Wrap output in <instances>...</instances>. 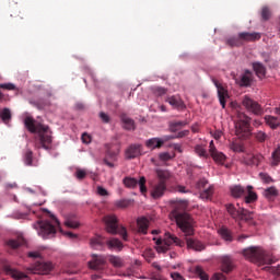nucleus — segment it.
<instances>
[{"label": "nucleus", "instance_id": "1a4fd4ad", "mask_svg": "<svg viewBox=\"0 0 280 280\" xmlns=\"http://www.w3.org/2000/svg\"><path fill=\"white\" fill-rule=\"evenodd\" d=\"M155 244H156L158 253H167L172 244H177V246H183V242H180L178 237L172 235L171 233H165V238L156 240Z\"/></svg>", "mask_w": 280, "mask_h": 280}, {"label": "nucleus", "instance_id": "72a5a7b5", "mask_svg": "<svg viewBox=\"0 0 280 280\" xmlns=\"http://www.w3.org/2000/svg\"><path fill=\"white\" fill-rule=\"evenodd\" d=\"M65 224L68 226V229H79L80 228V221L75 218V215H70L65 221Z\"/></svg>", "mask_w": 280, "mask_h": 280}, {"label": "nucleus", "instance_id": "4c0bfd02", "mask_svg": "<svg viewBox=\"0 0 280 280\" xmlns=\"http://www.w3.org/2000/svg\"><path fill=\"white\" fill-rule=\"evenodd\" d=\"M191 271L197 275L201 280H209V276L206 275L205 270L200 266H196L191 268Z\"/></svg>", "mask_w": 280, "mask_h": 280}, {"label": "nucleus", "instance_id": "4be33fe9", "mask_svg": "<svg viewBox=\"0 0 280 280\" xmlns=\"http://www.w3.org/2000/svg\"><path fill=\"white\" fill-rule=\"evenodd\" d=\"M236 84H240L241 86H250V84H253V72L245 70L241 75V79H236Z\"/></svg>", "mask_w": 280, "mask_h": 280}, {"label": "nucleus", "instance_id": "0e129e2a", "mask_svg": "<svg viewBox=\"0 0 280 280\" xmlns=\"http://www.w3.org/2000/svg\"><path fill=\"white\" fill-rule=\"evenodd\" d=\"M81 139L83 143H89L91 141V136H89V133H83Z\"/></svg>", "mask_w": 280, "mask_h": 280}, {"label": "nucleus", "instance_id": "c85d7f7f", "mask_svg": "<svg viewBox=\"0 0 280 280\" xmlns=\"http://www.w3.org/2000/svg\"><path fill=\"white\" fill-rule=\"evenodd\" d=\"M253 69L258 78H266V67L261 62H254Z\"/></svg>", "mask_w": 280, "mask_h": 280}, {"label": "nucleus", "instance_id": "603ef678", "mask_svg": "<svg viewBox=\"0 0 280 280\" xmlns=\"http://www.w3.org/2000/svg\"><path fill=\"white\" fill-rule=\"evenodd\" d=\"M265 270H268L269 272H272V275L280 277V265L276 267H265Z\"/></svg>", "mask_w": 280, "mask_h": 280}, {"label": "nucleus", "instance_id": "e2e57ef3", "mask_svg": "<svg viewBox=\"0 0 280 280\" xmlns=\"http://www.w3.org/2000/svg\"><path fill=\"white\" fill-rule=\"evenodd\" d=\"M211 280H226V277L222 273H215Z\"/></svg>", "mask_w": 280, "mask_h": 280}, {"label": "nucleus", "instance_id": "37998d69", "mask_svg": "<svg viewBox=\"0 0 280 280\" xmlns=\"http://www.w3.org/2000/svg\"><path fill=\"white\" fill-rule=\"evenodd\" d=\"M115 207H117V209H128V207H130V200L128 199L117 200L115 202Z\"/></svg>", "mask_w": 280, "mask_h": 280}, {"label": "nucleus", "instance_id": "dca6fc26", "mask_svg": "<svg viewBox=\"0 0 280 280\" xmlns=\"http://www.w3.org/2000/svg\"><path fill=\"white\" fill-rule=\"evenodd\" d=\"M212 82H213L214 86L217 88L219 102H220L222 108H226V100L229 97V91L226 89H224V86L222 84H220V82L218 80L212 79Z\"/></svg>", "mask_w": 280, "mask_h": 280}, {"label": "nucleus", "instance_id": "a878e982", "mask_svg": "<svg viewBox=\"0 0 280 280\" xmlns=\"http://www.w3.org/2000/svg\"><path fill=\"white\" fill-rule=\"evenodd\" d=\"M221 268L223 272H231L233 270V259H231V256H223L221 258Z\"/></svg>", "mask_w": 280, "mask_h": 280}, {"label": "nucleus", "instance_id": "7ed1b4c3", "mask_svg": "<svg viewBox=\"0 0 280 280\" xmlns=\"http://www.w3.org/2000/svg\"><path fill=\"white\" fill-rule=\"evenodd\" d=\"M232 198H243V205L253 207L257 202V192L253 190V186L244 188L242 185H234L230 187Z\"/></svg>", "mask_w": 280, "mask_h": 280}, {"label": "nucleus", "instance_id": "7c9ffc66", "mask_svg": "<svg viewBox=\"0 0 280 280\" xmlns=\"http://www.w3.org/2000/svg\"><path fill=\"white\" fill-rule=\"evenodd\" d=\"M185 126H187L186 120L173 121L170 124V130L171 132H178V130H182L183 128H185Z\"/></svg>", "mask_w": 280, "mask_h": 280}, {"label": "nucleus", "instance_id": "473e14b6", "mask_svg": "<svg viewBox=\"0 0 280 280\" xmlns=\"http://www.w3.org/2000/svg\"><path fill=\"white\" fill-rule=\"evenodd\" d=\"M261 162V155H247L244 159L245 165H259Z\"/></svg>", "mask_w": 280, "mask_h": 280}, {"label": "nucleus", "instance_id": "aec40b11", "mask_svg": "<svg viewBox=\"0 0 280 280\" xmlns=\"http://www.w3.org/2000/svg\"><path fill=\"white\" fill-rule=\"evenodd\" d=\"M209 152L213 161H215V163H220L221 165H223L224 161H226V155H224V153L219 152L218 149H215V144H213V141L210 142Z\"/></svg>", "mask_w": 280, "mask_h": 280}, {"label": "nucleus", "instance_id": "6e6552de", "mask_svg": "<svg viewBox=\"0 0 280 280\" xmlns=\"http://www.w3.org/2000/svg\"><path fill=\"white\" fill-rule=\"evenodd\" d=\"M90 244L95 250H102L105 244L110 249L115 248L116 250H121V248H124V244L118 238H110L109 241H106L102 235L91 238Z\"/></svg>", "mask_w": 280, "mask_h": 280}, {"label": "nucleus", "instance_id": "9b49d317", "mask_svg": "<svg viewBox=\"0 0 280 280\" xmlns=\"http://www.w3.org/2000/svg\"><path fill=\"white\" fill-rule=\"evenodd\" d=\"M165 191H167V183L163 182H153L150 187V195L153 200H160L165 196Z\"/></svg>", "mask_w": 280, "mask_h": 280}, {"label": "nucleus", "instance_id": "2f4dec72", "mask_svg": "<svg viewBox=\"0 0 280 280\" xmlns=\"http://www.w3.org/2000/svg\"><path fill=\"white\" fill-rule=\"evenodd\" d=\"M219 234L224 240V242H233V234L231 233V230L229 228H221L219 230Z\"/></svg>", "mask_w": 280, "mask_h": 280}, {"label": "nucleus", "instance_id": "393cba45", "mask_svg": "<svg viewBox=\"0 0 280 280\" xmlns=\"http://www.w3.org/2000/svg\"><path fill=\"white\" fill-rule=\"evenodd\" d=\"M166 102H168L170 105L173 106V108H179L180 110L185 108V103L183 102L180 96H168L166 98Z\"/></svg>", "mask_w": 280, "mask_h": 280}, {"label": "nucleus", "instance_id": "f8f14e48", "mask_svg": "<svg viewBox=\"0 0 280 280\" xmlns=\"http://www.w3.org/2000/svg\"><path fill=\"white\" fill-rule=\"evenodd\" d=\"M122 183L128 189H135V187L139 185L141 194L148 192V187H145V178L143 176L140 177L139 180H137L135 177H125Z\"/></svg>", "mask_w": 280, "mask_h": 280}, {"label": "nucleus", "instance_id": "0eeeda50", "mask_svg": "<svg viewBox=\"0 0 280 280\" xmlns=\"http://www.w3.org/2000/svg\"><path fill=\"white\" fill-rule=\"evenodd\" d=\"M225 209L229 215H231V218L236 222H242V220L248 222V220H253V211H248L245 208L240 207V203H237L236 207L233 203H226Z\"/></svg>", "mask_w": 280, "mask_h": 280}, {"label": "nucleus", "instance_id": "f704fd0d", "mask_svg": "<svg viewBox=\"0 0 280 280\" xmlns=\"http://www.w3.org/2000/svg\"><path fill=\"white\" fill-rule=\"evenodd\" d=\"M0 118L2 119V121L4 124H10V121L12 120V112L10 110V108L5 107L2 109V112L0 113Z\"/></svg>", "mask_w": 280, "mask_h": 280}, {"label": "nucleus", "instance_id": "ddd939ff", "mask_svg": "<svg viewBox=\"0 0 280 280\" xmlns=\"http://www.w3.org/2000/svg\"><path fill=\"white\" fill-rule=\"evenodd\" d=\"M242 104L248 113H253V115H264V108L253 98L244 96Z\"/></svg>", "mask_w": 280, "mask_h": 280}, {"label": "nucleus", "instance_id": "c756f323", "mask_svg": "<svg viewBox=\"0 0 280 280\" xmlns=\"http://www.w3.org/2000/svg\"><path fill=\"white\" fill-rule=\"evenodd\" d=\"M108 261L114 266V268H124V258L119 256L110 255L108 257Z\"/></svg>", "mask_w": 280, "mask_h": 280}, {"label": "nucleus", "instance_id": "680f3d73", "mask_svg": "<svg viewBox=\"0 0 280 280\" xmlns=\"http://www.w3.org/2000/svg\"><path fill=\"white\" fill-rule=\"evenodd\" d=\"M27 257H31L32 259H40V253H38V252H30L27 254Z\"/></svg>", "mask_w": 280, "mask_h": 280}, {"label": "nucleus", "instance_id": "052dcab7", "mask_svg": "<svg viewBox=\"0 0 280 280\" xmlns=\"http://www.w3.org/2000/svg\"><path fill=\"white\" fill-rule=\"evenodd\" d=\"M97 194H98V196H108V190H106V188H104L102 186H98Z\"/></svg>", "mask_w": 280, "mask_h": 280}, {"label": "nucleus", "instance_id": "c9c22d12", "mask_svg": "<svg viewBox=\"0 0 280 280\" xmlns=\"http://www.w3.org/2000/svg\"><path fill=\"white\" fill-rule=\"evenodd\" d=\"M23 244H25V240L23 238L7 241V246H9V248H12L13 250H16V248L23 246Z\"/></svg>", "mask_w": 280, "mask_h": 280}, {"label": "nucleus", "instance_id": "bf43d9fd", "mask_svg": "<svg viewBox=\"0 0 280 280\" xmlns=\"http://www.w3.org/2000/svg\"><path fill=\"white\" fill-rule=\"evenodd\" d=\"M188 136H189V130H183V131H179L176 137H173V139H183V137H188Z\"/></svg>", "mask_w": 280, "mask_h": 280}, {"label": "nucleus", "instance_id": "a18cd8bd", "mask_svg": "<svg viewBox=\"0 0 280 280\" xmlns=\"http://www.w3.org/2000/svg\"><path fill=\"white\" fill-rule=\"evenodd\" d=\"M33 159H34V152H32V150H26L24 154V163L26 165H32Z\"/></svg>", "mask_w": 280, "mask_h": 280}, {"label": "nucleus", "instance_id": "de8ad7c7", "mask_svg": "<svg viewBox=\"0 0 280 280\" xmlns=\"http://www.w3.org/2000/svg\"><path fill=\"white\" fill-rule=\"evenodd\" d=\"M272 165H279L280 162V148H277L272 153Z\"/></svg>", "mask_w": 280, "mask_h": 280}, {"label": "nucleus", "instance_id": "6ab92c4d", "mask_svg": "<svg viewBox=\"0 0 280 280\" xmlns=\"http://www.w3.org/2000/svg\"><path fill=\"white\" fill-rule=\"evenodd\" d=\"M105 149H106V156L104 159L105 165H107V167H115V164L108 161V159H110L112 161H117V154H119V149H113V145L110 144H105Z\"/></svg>", "mask_w": 280, "mask_h": 280}, {"label": "nucleus", "instance_id": "f3484780", "mask_svg": "<svg viewBox=\"0 0 280 280\" xmlns=\"http://www.w3.org/2000/svg\"><path fill=\"white\" fill-rule=\"evenodd\" d=\"M88 264L92 270H103L104 266H106V257L93 254L92 259Z\"/></svg>", "mask_w": 280, "mask_h": 280}, {"label": "nucleus", "instance_id": "b1692460", "mask_svg": "<svg viewBox=\"0 0 280 280\" xmlns=\"http://www.w3.org/2000/svg\"><path fill=\"white\" fill-rule=\"evenodd\" d=\"M186 244H187V247L192 248V250L201 252V250H205V248H206V246H205V244H202V242L194 240V238H189V237H186Z\"/></svg>", "mask_w": 280, "mask_h": 280}, {"label": "nucleus", "instance_id": "ea45409f", "mask_svg": "<svg viewBox=\"0 0 280 280\" xmlns=\"http://www.w3.org/2000/svg\"><path fill=\"white\" fill-rule=\"evenodd\" d=\"M226 45H229L230 47H241L242 45V39L238 37H231L226 40Z\"/></svg>", "mask_w": 280, "mask_h": 280}, {"label": "nucleus", "instance_id": "412c9836", "mask_svg": "<svg viewBox=\"0 0 280 280\" xmlns=\"http://www.w3.org/2000/svg\"><path fill=\"white\" fill-rule=\"evenodd\" d=\"M242 45L244 43H254V40H259L261 38V34L259 33H248V32H243L238 34Z\"/></svg>", "mask_w": 280, "mask_h": 280}, {"label": "nucleus", "instance_id": "58836bf2", "mask_svg": "<svg viewBox=\"0 0 280 280\" xmlns=\"http://www.w3.org/2000/svg\"><path fill=\"white\" fill-rule=\"evenodd\" d=\"M264 196L265 198H267L268 200H270L271 198H275L278 196V191L277 188L275 187H269L264 191Z\"/></svg>", "mask_w": 280, "mask_h": 280}, {"label": "nucleus", "instance_id": "20e7f679", "mask_svg": "<svg viewBox=\"0 0 280 280\" xmlns=\"http://www.w3.org/2000/svg\"><path fill=\"white\" fill-rule=\"evenodd\" d=\"M235 135L238 139H250L253 136V127H250V117L244 113L237 114V119L234 121Z\"/></svg>", "mask_w": 280, "mask_h": 280}, {"label": "nucleus", "instance_id": "a211bd4d", "mask_svg": "<svg viewBox=\"0 0 280 280\" xmlns=\"http://www.w3.org/2000/svg\"><path fill=\"white\" fill-rule=\"evenodd\" d=\"M171 139H174V137L172 136H166L164 137V139L161 138H151L149 140L145 141L144 145L149 149V150H156L159 148H163L165 141H170Z\"/></svg>", "mask_w": 280, "mask_h": 280}, {"label": "nucleus", "instance_id": "cd10ccee", "mask_svg": "<svg viewBox=\"0 0 280 280\" xmlns=\"http://www.w3.org/2000/svg\"><path fill=\"white\" fill-rule=\"evenodd\" d=\"M265 121L271 130H277L280 127V119L278 117L267 115L265 116Z\"/></svg>", "mask_w": 280, "mask_h": 280}, {"label": "nucleus", "instance_id": "e433bc0d", "mask_svg": "<svg viewBox=\"0 0 280 280\" xmlns=\"http://www.w3.org/2000/svg\"><path fill=\"white\" fill-rule=\"evenodd\" d=\"M121 121H122L126 130H135V120H132L131 118H129L126 115H122Z\"/></svg>", "mask_w": 280, "mask_h": 280}, {"label": "nucleus", "instance_id": "69168bd1", "mask_svg": "<svg viewBox=\"0 0 280 280\" xmlns=\"http://www.w3.org/2000/svg\"><path fill=\"white\" fill-rule=\"evenodd\" d=\"M155 93L158 95H165V93H167V90H165V88H156Z\"/></svg>", "mask_w": 280, "mask_h": 280}, {"label": "nucleus", "instance_id": "4468645a", "mask_svg": "<svg viewBox=\"0 0 280 280\" xmlns=\"http://www.w3.org/2000/svg\"><path fill=\"white\" fill-rule=\"evenodd\" d=\"M52 268L51 262L36 261L33 266L28 267L27 270L33 275H47V272H51Z\"/></svg>", "mask_w": 280, "mask_h": 280}, {"label": "nucleus", "instance_id": "c03bdc74", "mask_svg": "<svg viewBox=\"0 0 280 280\" xmlns=\"http://www.w3.org/2000/svg\"><path fill=\"white\" fill-rule=\"evenodd\" d=\"M254 137L256 140H258L259 143H264L268 139V135L264 131L255 132Z\"/></svg>", "mask_w": 280, "mask_h": 280}, {"label": "nucleus", "instance_id": "774afa93", "mask_svg": "<svg viewBox=\"0 0 280 280\" xmlns=\"http://www.w3.org/2000/svg\"><path fill=\"white\" fill-rule=\"evenodd\" d=\"M65 235H67V237H70V240H75L78 237V235L73 234V232H66Z\"/></svg>", "mask_w": 280, "mask_h": 280}, {"label": "nucleus", "instance_id": "5fc2aeb1", "mask_svg": "<svg viewBox=\"0 0 280 280\" xmlns=\"http://www.w3.org/2000/svg\"><path fill=\"white\" fill-rule=\"evenodd\" d=\"M174 155H171L168 152H162L159 154L160 161H172V158Z\"/></svg>", "mask_w": 280, "mask_h": 280}, {"label": "nucleus", "instance_id": "8fccbe9b", "mask_svg": "<svg viewBox=\"0 0 280 280\" xmlns=\"http://www.w3.org/2000/svg\"><path fill=\"white\" fill-rule=\"evenodd\" d=\"M259 178L262 180V183H266L267 185L272 183V177L268 175V173H259Z\"/></svg>", "mask_w": 280, "mask_h": 280}, {"label": "nucleus", "instance_id": "49530a36", "mask_svg": "<svg viewBox=\"0 0 280 280\" xmlns=\"http://www.w3.org/2000/svg\"><path fill=\"white\" fill-rule=\"evenodd\" d=\"M143 257H144L145 261H148V264H150L152 261V259H154L155 255L152 249H147L143 253Z\"/></svg>", "mask_w": 280, "mask_h": 280}, {"label": "nucleus", "instance_id": "338daca9", "mask_svg": "<svg viewBox=\"0 0 280 280\" xmlns=\"http://www.w3.org/2000/svg\"><path fill=\"white\" fill-rule=\"evenodd\" d=\"M173 149L176 152L183 153V147L180 144H178V143L173 144Z\"/></svg>", "mask_w": 280, "mask_h": 280}, {"label": "nucleus", "instance_id": "a19ab883", "mask_svg": "<svg viewBox=\"0 0 280 280\" xmlns=\"http://www.w3.org/2000/svg\"><path fill=\"white\" fill-rule=\"evenodd\" d=\"M212 196H213V187L211 186L200 194V198L202 200H211Z\"/></svg>", "mask_w": 280, "mask_h": 280}, {"label": "nucleus", "instance_id": "09e8293b", "mask_svg": "<svg viewBox=\"0 0 280 280\" xmlns=\"http://www.w3.org/2000/svg\"><path fill=\"white\" fill-rule=\"evenodd\" d=\"M271 16L270 9L268 7H264L261 10V19L262 21H268Z\"/></svg>", "mask_w": 280, "mask_h": 280}, {"label": "nucleus", "instance_id": "864d4df0", "mask_svg": "<svg viewBox=\"0 0 280 280\" xmlns=\"http://www.w3.org/2000/svg\"><path fill=\"white\" fill-rule=\"evenodd\" d=\"M0 89H4L5 91H14L16 90V85L12 83H0Z\"/></svg>", "mask_w": 280, "mask_h": 280}, {"label": "nucleus", "instance_id": "39448f33", "mask_svg": "<svg viewBox=\"0 0 280 280\" xmlns=\"http://www.w3.org/2000/svg\"><path fill=\"white\" fill-rule=\"evenodd\" d=\"M243 255L254 264H258V266H271L275 262L266 252L258 247L247 248L243 252Z\"/></svg>", "mask_w": 280, "mask_h": 280}, {"label": "nucleus", "instance_id": "79ce46f5", "mask_svg": "<svg viewBox=\"0 0 280 280\" xmlns=\"http://www.w3.org/2000/svg\"><path fill=\"white\" fill-rule=\"evenodd\" d=\"M195 152L196 154H198V156H201L203 159H207L209 156V154H207V149H205V147L197 144L195 147Z\"/></svg>", "mask_w": 280, "mask_h": 280}, {"label": "nucleus", "instance_id": "2eb2a0df", "mask_svg": "<svg viewBox=\"0 0 280 280\" xmlns=\"http://www.w3.org/2000/svg\"><path fill=\"white\" fill-rule=\"evenodd\" d=\"M143 152V145L141 144H130L126 151L125 156L128 161H132V159H139Z\"/></svg>", "mask_w": 280, "mask_h": 280}, {"label": "nucleus", "instance_id": "423d86ee", "mask_svg": "<svg viewBox=\"0 0 280 280\" xmlns=\"http://www.w3.org/2000/svg\"><path fill=\"white\" fill-rule=\"evenodd\" d=\"M103 222L105 223L107 233H110L112 235H121L122 240L128 242V231L125 226H119V221L115 214L105 215Z\"/></svg>", "mask_w": 280, "mask_h": 280}, {"label": "nucleus", "instance_id": "f257e3e1", "mask_svg": "<svg viewBox=\"0 0 280 280\" xmlns=\"http://www.w3.org/2000/svg\"><path fill=\"white\" fill-rule=\"evenodd\" d=\"M187 207H189L187 200L175 201L171 219L176 222L178 229H180L186 237H191L194 235V218L187 213Z\"/></svg>", "mask_w": 280, "mask_h": 280}, {"label": "nucleus", "instance_id": "bb28decb", "mask_svg": "<svg viewBox=\"0 0 280 280\" xmlns=\"http://www.w3.org/2000/svg\"><path fill=\"white\" fill-rule=\"evenodd\" d=\"M155 174L158 176V183H167V180H170L172 178V173H170V171H166V170H161V168H158L155 171Z\"/></svg>", "mask_w": 280, "mask_h": 280}, {"label": "nucleus", "instance_id": "6e6d98bb", "mask_svg": "<svg viewBox=\"0 0 280 280\" xmlns=\"http://www.w3.org/2000/svg\"><path fill=\"white\" fill-rule=\"evenodd\" d=\"M231 150H233V152H244V147H242L241 144H237L235 142H233L231 144Z\"/></svg>", "mask_w": 280, "mask_h": 280}, {"label": "nucleus", "instance_id": "3c124183", "mask_svg": "<svg viewBox=\"0 0 280 280\" xmlns=\"http://www.w3.org/2000/svg\"><path fill=\"white\" fill-rule=\"evenodd\" d=\"M75 176L79 180H84V178H86V171L82 168H78L75 172Z\"/></svg>", "mask_w": 280, "mask_h": 280}, {"label": "nucleus", "instance_id": "13d9d810", "mask_svg": "<svg viewBox=\"0 0 280 280\" xmlns=\"http://www.w3.org/2000/svg\"><path fill=\"white\" fill-rule=\"evenodd\" d=\"M100 118L102 119L103 124H108V121H110V117L104 112L100 113Z\"/></svg>", "mask_w": 280, "mask_h": 280}, {"label": "nucleus", "instance_id": "4d7b16f0", "mask_svg": "<svg viewBox=\"0 0 280 280\" xmlns=\"http://www.w3.org/2000/svg\"><path fill=\"white\" fill-rule=\"evenodd\" d=\"M207 185H209V182L207 179H205V178L200 179L197 183L198 189H205L207 187Z\"/></svg>", "mask_w": 280, "mask_h": 280}, {"label": "nucleus", "instance_id": "f03ea898", "mask_svg": "<svg viewBox=\"0 0 280 280\" xmlns=\"http://www.w3.org/2000/svg\"><path fill=\"white\" fill-rule=\"evenodd\" d=\"M24 126L32 135H38L35 138V149L51 150V132H49V126L43 125L31 116L25 117Z\"/></svg>", "mask_w": 280, "mask_h": 280}, {"label": "nucleus", "instance_id": "9d476101", "mask_svg": "<svg viewBox=\"0 0 280 280\" xmlns=\"http://www.w3.org/2000/svg\"><path fill=\"white\" fill-rule=\"evenodd\" d=\"M54 224L49 221H44L39 224V235L44 237V240H48L49 235H56V226H60V221L54 215H51Z\"/></svg>", "mask_w": 280, "mask_h": 280}, {"label": "nucleus", "instance_id": "5701e85b", "mask_svg": "<svg viewBox=\"0 0 280 280\" xmlns=\"http://www.w3.org/2000/svg\"><path fill=\"white\" fill-rule=\"evenodd\" d=\"M138 233L142 235H148V229H150V221L145 217L137 220Z\"/></svg>", "mask_w": 280, "mask_h": 280}]
</instances>
